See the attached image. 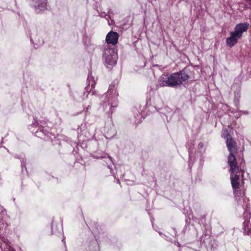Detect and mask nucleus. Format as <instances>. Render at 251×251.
Returning <instances> with one entry per match:
<instances>
[{
  "label": "nucleus",
  "mask_w": 251,
  "mask_h": 251,
  "mask_svg": "<svg viewBox=\"0 0 251 251\" xmlns=\"http://www.w3.org/2000/svg\"><path fill=\"white\" fill-rule=\"evenodd\" d=\"M117 182H118V183H120V180H119V179H118V180H117Z\"/></svg>",
  "instance_id": "nucleus-14"
},
{
  "label": "nucleus",
  "mask_w": 251,
  "mask_h": 251,
  "mask_svg": "<svg viewBox=\"0 0 251 251\" xmlns=\"http://www.w3.org/2000/svg\"><path fill=\"white\" fill-rule=\"evenodd\" d=\"M243 225V232L244 234L251 236V224L249 221H245Z\"/></svg>",
  "instance_id": "nucleus-11"
},
{
  "label": "nucleus",
  "mask_w": 251,
  "mask_h": 251,
  "mask_svg": "<svg viewBox=\"0 0 251 251\" xmlns=\"http://www.w3.org/2000/svg\"><path fill=\"white\" fill-rule=\"evenodd\" d=\"M230 179L235 200L243 209L248 208L249 206V200L244 196V193L242 196L241 191L238 189L240 185L239 176L237 173H231Z\"/></svg>",
  "instance_id": "nucleus-2"
},
{
  "label": "nucleus",
  "mask_w": 251,
  "mask_h": 251,
  "mask_svg": "<svg viewBox=\"0 0 251 251\" xmlns=\"http://www.w3.org/2000/svg\"><path fill=\"white\" fill-rule=\"evenodd\" d=\"M90 74H89L88 75V79H90Z\"/></svg>",
  "instance_id": "nucleus-13"
},
{
  "label": "nucleus",
  "mask_w": 251,
  "mask_h": 251,
  "mask_svg": "<svg viewBox=\"0 0 251 251\" xmlns=\"http://www.w3.org/2000/svg\"><path fill=\"white\" fill-rule=\"evenodd\" d=\"M107 95H111L108 100L109 104L110 103L112 106L113 105L112 101L115 102V104L116 103L118 94L115 89L114 86H110L107 92Z\"/></svg>",
  "instance_id": "nucleus-7"
},
{
  "label": "nucleus",
  "mask_w": 251,
  "mask_h": 251,
  "mask_svg": "<svg viewBox=\"0 0 251 251\" xmlns=\"http://www.w3.org/2000/svg\"><path fill=\"white\" fill-rule=\"evenodd\" d=\"M249 27V24L248 23H240L237 24L234 27V31H232L237 36L241 38L242 36L243 33L247 31Z\"/></svg>",
  "instance_id": "nucleus-6"
},
{
  "label": "nucleus",
  "mask_w": 251,
  "mask_h": 251,
  "mask_svg": "<svg viewBox=\"0 0 251 251\" xmlns=\"http://www.w3.org/2000/svg\"><path fill=\"white\" fill-rule=\"evenodd\" d=\"M118 38L119 35L117 32L110 31L106 36V41L108 44L114 45L117 43Z\"/></svg>",
  "instance_id": "nucleus-8"
},
{
  "label": "nucleus",
  "mask_w": 251,
  "mask_h": 251,
  "mask_svg": "<svg viewBox=\"0 0 251 251\" xmlns=\"http://www.w3.org/2000/svg\"><path fill=\"white\" fill-rule=\"evenodd\" d=\"M189 78V76L183 71L172 73L170 75L163 74L158 78L157 87H174L181 85Z\"/></svg>",
  "instance_id": "nucleus-1"
},
{
  "label": "nucleus",
  "mask_w": 251,
  "mask_h": 251,
  "mask_svg": "<svg viewBox=\"0 0 251 251\" xmlns=\"http://www.w3.org/2000/svg\"><path fill=\"white\" fill-rule=\"evenodd\" d=\"M246 214L247 215L248 214L247 213H246L245 212H244V214Z\"/></svg>",
  "instance_id": "nucleus-15"
},
{
  "label": "nucleus",
  "mask_w": 251,
  "mask_h": 251,
  "mask_svg": "<svg viewBox=\"0 0 251 251\" xmlns=\"http://www.w3.org/2000/svg\"><path fill=\"white\" fill-rule=\"evenodd\" d=\"M228 134L227 130L226 129L224 131L223 136L226 138V143L227 149L230 152L229 154H234L237 152V148L236 142L231 138L228 137Z\"/></svg>",
  "instance_id": "nucleus-4"
},
{
  "label": "nucleus",
  "mask_w": 251,
  "mask_h": 251,
  "mask_svg": "<svg viewBox=\"0 0 251 251\" xmlns=\"http://www.w3.org/2000/svg\"><path fill=\"white\" fill-rule=\"evenodd\" d=\"M103 57L106 67L111 68L116 65L118 55L114 48H107L104 51Z\"/></svg>",
  "instance_id": "nucleus-3"
},
{
  "label": "nucleus",
  "mask_w": 251,
  "mask_h": 251,
  "mask_svg": "<svg viewBox=\"0 0 251 251\" xmlns=\"http://www.w3.org/2000/svg\"><path fill=\"white\" fill-rule=\"evenodd\" d=\"M240 38L237 36L234 33L231 32L230 36L226 38V45L231 48L237 44L238 39Z\"/></svg>",
  "instance_id": "nucleus-9"
},
{
  "label": "nucleus",
  "mask_w": 251,
  "mask_h": 251,
  "mask_svg": "<svg viewBox=\"0 0 251 251\" xmlns=\"http://www.w3.org/2000/svg\"><path fill=\"white\" fill-rule=\"evenodd\" d=\"M228 164L230 167L229 171L232 173L239 172V166L237 165L236 158L234 154H229L228 156Z\"/></svg>",
  "instance_id": "nucleus-5"
},
{
  "label": "nucleus",
  "mask_w": 251,
  "mask_h": 251,
  "mask_svg": "<svg viewBox=\"0 0 251 251\" xmlns=\"http://www.w3.org/2000/svg\"><path fill=\"white\" fill-rule=\"evenodd\" d=\"M47 0H32V4L36 10H42L46 8Z\"/></svg>",
  "instance_id": "nucleus-10"
},
{
  "label": "nucleus",
  "mask_w": 251,
  "mask_h": 251,
  "mask_svg": "<svg viewBox=\"0 0 251 251\" xmlns=\"http://www.w3.org/2000/svg\"><path fill=\"white\" fill-rule=\"evenodd\" d=\"M90 85H91V88L90 89V91H91L92 90V89H93L95 87V82L93 80L91 82V83L90 84V82H89L87 87L86 88L87 90L89 89Z\"/></svg>",
  "instance_id": "nucleus-12"
}]
</instances>
